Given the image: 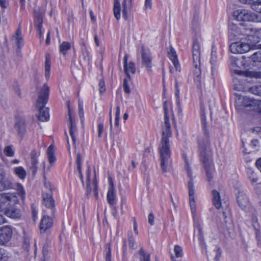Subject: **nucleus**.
<instances>
[{
    "mask_svg": "<svg viewBox=\"0 0 261 261\" xmlns=\"http://www.w3.org/2000/svg\"><path fill=\"white\" fill-rule=\"evenodd\" d=\"M168 105L164 102V124L162 129V135L159 150L160 154L161 166L163 172L169 171L171 169V149L170 138L172 137L171 126L168 116Z\"/></svg>",
    "mask_w": 261,
    "mask_h": 261,
    "instance_id": "f257e3e1",
    "label": "nucleus"
},
{
    "mask_svg": "<svg viewBox=\"0 0 261 261\" xmlns=\"http://www.w3.org/2000/svg\"><path fill=\"white\" fill-rule=\"evenodd\" d=\"M243 36L240 29L236 25L230 24L228 31L229 49H254V46L256 43L255 37L248 35L246 37H243Z\"/></svg>",
    "mask_w": 261,
    "mask_h": 261,
    "instance_id": "f03ea898",
    "label": "nucleus"
},
{
    "mask_svg": "<svg viewBox=\"0 0 261 261\" xmlns=\"http://www.w3.org/2000/svg\"><path fill=\"white\" fill-rule=\"evenodd\" d=\"M182 157L184 160L185 169L187 171L188 176L190 178L188 182V189H189V202L191 210V213L194 221L195 226L198 229L199 231V239L201 243H203V237L202 233V227L200 226L199 219L197 216L196 214V204L195 200L194 197V189L193 178L192 177V172L190 167V161L188 158L186 154H184Z\"/></svg>",
    "mask_w": 261,
    "mask_h": 261,
    "instance_id": "7ed1b4c3",
    "label": "nucleus"
},
{
    "mask_svg": "<svg viewBox=\"0 0 261 261\" xmlns=\"http://www.w3.org/2000/svg\"><path fill=\"white\" fill-rule=\"evenodd\" d=\"M205 110L202 106L201 107L200 116L202 126L204 133L200 136L198 139V146L200 148L201 153L205 155L207 159L209 156L210 150L209 146L210 144L208 129L206 122Z\"/></svg>",
    "mask_w": 261,
    "mask_h": 261,
    "instance_id": "20e7f679",
    "label": "nucleus"
},
{
    "mask_svg": "<svg viewBox=\"0 0 261 261\" xmlns=\"http://www.w3.org/2000/svg\"><path fill=\"white\" fill-rule=\"evenodd\" d=\"M49 89L48 86L44 85L42 87L37 101V106L39 108L38 119L41 121H46L49 119L48 109L45 107L49 96Z\"/></svg>",
    "mask_w": 261,
    "mask_h": 261,
    "instance_id": "39448f33",
    "label": "nucleus"
},
{
    "mask_svg": "<svg viewBox=\"0 0 261 261\" xmlns=\"http://www.w3.org/2000/svg\"><path fill=\"white\" fill-rule=\"evenodd\" d=\"M198 148L201 158V160L203 163L205 168L207 180L209 182H210L213 179V171L214 169V166L212 164L211 144H210L209 146L210 153L209 156L208 158H207V159H206L205 157L204 154H201V151L199 146Z\"/></svg>",
    "mask_w": 261,
    "mask_h": 261,
    "instance_id": "423d86ee",
    "label": "nucleus"
},
{
    "mask_svg": "<svg viewBox=\"0 0 261 261\" xmlns=\"http://www.w3.org/2000/svg\"><path fill=\"white\" fill-rule=\"evenodd\" d=\"M199 50H194L193 58L195 69L194 70V81L197 87L201 86V69L200 68Z\"/></svg>",
    "mask_w": 261,
    "mask_h": 261,
    "instance_id": "0eeeda50",
    "label": "nucleus"
},
{
    "mask_svg": "<svg viewBox=\"0 0 261 261\" xmlns=\"http://www.w3.org/2000/svg\"><path fill=\"white\" fill-rule=\"evenodd\" d=\"M86 192L87 195H90L92 191L95 197L97 199L98 197V191L97 188V181L95 176L92 179L91 178V172L90 168L88 167L86 171Z\"/></svg>",
    "mask_w": 261,
    "mask_h": 261,
    "instance_id": "6e6552de",
    "label": "nucleus"
},
{
    "mask_svg": "<svg viewBox=\"0 0 261 261\" xmlns=\"http://www.w3.org/2000/svg\"><path fill=\"white\" fill-rule=\"evenodd\" d=\"M168 56L172 62L173 66H170V72L172 74L180 72V65L178 60L177 55L175 50H170L168 52Z\"/></svg>",
    "mask_w": 261,
    "mask_h": 261,
    "instance_id": "1a4fd4ad",
    "label": "nucleus"
},
{
    "mask_svg": "<svg viewBox=\"0 0 261 261\" xmlns=\"http://www.w3.org/2000/svg\"><path fill=\"white\" fill-rule=\"evenodd\" d=\"M13 234L11 227L5 226L0 228V245H4L10 240Z\"/></svg>",
    "mask_w": 261,
    "mask_h": 261,
    "instance_id": "9d476101",
    "label": "nucleus"
},
{
    "mask_svg": "<svg viewBox=\"0 0 261 261\" xmlns=\"http://www.w3.org/2000/svg\"><path fill=\"white\" fill-rule=\"evenodd\" d=\"M242 105L244 107H249L252 110L260 109L259 111L261 112V101L250 99L247 97H243L241 101Z\"/></svg>",
    "mask_w": 261,
    "mask_h": 261,
    "instance_id": "9b49d317",
    "label": "nucleus"
},
{
    "mask_svg": "<svg viewBox=\"0 0 261 261\" xmlns=\"http://www.w3.org/2000/svg\"><path fill=\"white\" fill-rule=\"evenodd\" d=\"M43 203L45 206L50 209L53 214L55 212L54 200L52 194L47 193L45 191L42 193Z\"/></svg>",
    "mask_w": 261,
    "mask_h": 261,
    "instance_id": "f8f14e48",
    "label": "nucleus"
},
{
    "mask_svg": "<svg viewBox=\"0 0 261 261\" xmlns=\"http://www.w3.org/2000/svg\"><path fill=\"white\" fill-rule=\"evenodd\" d=\"M53 224V220L47 215H44L40 224V230L41 233L44 232L51 227Z\"/></svg>",
    "mask_w": 261,
    "mask_h": 261,
    "instance_id": "ddd939ff",
    "label": "nucleus"
},
{
    "mask_svg": "<svg viewBox=\"0 0 261 261\" xmlns=\"http://www.w3.org/2000/svg\"><path fill=\"white\" fill-rule=\"evenodd\" d=\"M142 61L143 65L146 67V69L150 71L152 66V58L149 51L144 50L142 51Z\"/></svg>",
    "mask_w": 261,
    "mask_h": 261,
    "instance_id": "4468645a",
    "label": "nucleus"
},
{
    "mask_svg": "<svg viewBox=\"0 0 261 261\" xmlns=\"http://www.w3.org/2000/svg\"><path fill=\"white\" fill-rule=\"evenodd\" d=\"M127 55H125L124 57V69L127 76L129 78L130 74H134L135 73L136 67L133 62H130L128 64L127 63Z\"/></svg>",
    "mask_w": 261,
    "mask_h": 261,
    "instance_id": "2eb2a0df",
    "label": "nucleus"
},
{
    "mask_svg": "<svg viewBox=\"0 0 261 261\" xmlns=\"http://www.w3.org/2000/svg\"><path fill=\"white\" fill-rule=\"evenodd\" d=\"M69 119L70 121L69 133L73 144H75L76 138V128L71 117V110L68 108Z\"/></svg>",
    "mask_w": 261,
    "mask_h": 261,
    "instance_id": "dca6fc26",
    "label": "nucleus"
},
{
    "mask_svg": "<svg viewBox=\"0 0 261 261\" xmlns=\"http://www.w3.org/2000/svg\"><path fill=\"white\" fill-rule=\"evenodd\" d=\"M238 203L239 206L245 211L250 207V203L247 196L243 193H240L238 197Z\"/></svg>",
    "mask_w": 261,
    "mask_h": 261,
    "instance_id": "f3484780",
    "label": "nucleus"
},
{
    "mask_svg": "<svg viewBox=\"0 0 261 261\" xmlns=\"http://www.w3.org/2000/svg\"><path fill=\"white\" fill-rule=\"evenodd\" d=\"M2 198L4 202L7 203L10 205H15L18 201V198L15 195L10 193L2 194Z\"/></svg>",
    "mask_w": 261,
    "mask_h": 261,
    "instance_id": "a211bd4d",
    "label": "nucleus"
},
{
    "mask_svg": "<svg viewBox=\"0 0 261 261\" xmlns=\"http://www.w3.org/2000/svg\"><path fill=\"white\" fill-rule=\"evenodd\" d=\"M107 200L111 205H113L115 203L116 194L113 183L112 180H110V187L107 193Z\"/></svg>",
    "mask_w": 261,
    "mask_h": 261,
    "instance_id": "6ab92c4d",
    "label": "nucleus"
},
{
    "mask_svg": "<svg viewBox=\"0 0 261 261\" xmlns=\"http://www.w3.org/2000/svg\"><path fill=\"white\" fill-rule=\"evenodd\" d=\"M35 17V25L37 29L40 38L41 39L42 37L43 32H42L43 18L42 14L41 13H35L34 15Z\"/></svg>",
    "mask_w": 261,
    "mask_h": 261,
    "instance_id": "aec40b11",
    "label": "nucleus"
},
{
    "mask_svg": "<svg viewBox=\"0 0 261 261\" xmlns=\"http://www.w3.org/2000/svg\"><path fill=\"white\" fill-rule=\"evenodd\" d=\"M12 41L16 44L17 48L23 47V40L20 28H18L15 35L13 36Z\"/></svg>",
    "mask_w": 261,
    "mask_h": 261,
    "instance_id": "412c9836",
    "label": "nucleus"
},
{
    "mask_svg": "<svg viewBox=\"0 0 261 261\" xmlns=\"http://www.w3.org/2000/svg\"><path fill=\"white\" fill-rule=\"evenodd\" d=\"M14 128L19 137L22 138L25 133V124L24 121L22 120L17 121L15 124Z\"/></svg>",
    "mask_w": 261,
    "mask_h": 261,
    "instance_id": "4be33fe9",
    "label": "nucleus"
},
{
    "mask_svg": "<svg viewBox=\"0 0 261 261\" xmlns=\"http://www.w3.org/2000/svg\"><path fill=\"white\" fill-rule=\"evenodd\" d=\"M31 162H30V163L29 164V167H30V169L31 170L32 173L33 174H35V173L37 171V163H38V161H37V151L35 150H33L31 152Z\"/></svg>",
    "mask_w": 261,
    "mask_h": 261,
    "instance_id": "5701e85b",
    "label": "nucleus"
},
{
    "mask_svg": "<svg viewBox=\"0 0 261 261\" xmlns=\"http://www.w3.org/2000/svg\"><path fill=\"white\" fill-rule=\"evenodd\" d=\"M213 203L217 209H220L221 206V197L220 193L216 190L212 191Z\"/></svg>",
    "mask_w": 261,
    "mask_h": 261,
    "instance_id": "b1692460",
    "label": "nucleus"
},
{
    "mask_svg": "<svg viewBox=\"0 0 261 261\" xmlns=\"http://www.w3.org/2000/svg\"><path fill=\"white\" fill-rule=\"evenodd\" d=\"M4 214L7 216L17 219L20 217V211L17 209L9 208L4 211Z\"/></svg>",
    "mask_w": 261,
    "mask_h": 261,
    "instance_id": "393cba45",
    "label": "nucleus"
},
{
    "mask_svg": "<svg viewBox=\"0 0 261 261\" xmlns=\"http://www.w3.org/2000/svg\"><path fill=\"white\" fill-rule=\"evenodd\" d=\"M121 7L118 0H114L113 13L117 20H119L121 17Z\"/></svg>",
    "mask_w": 261,
    "mask_h": 261,
    "instance_id": "a878e982",
    "label": "nucleus"
},
{
    "mask_svg": "<svg viewBox=\"0 0 261 261\" xmlns=\"http://www.w3.org/2000/svg\"><path fill=\"white\" fill-rule=\"evenodd\" d=\"M50 56L49 54L46 55L45 62V76L46 79H48L50 76Z\"/></svg>",
    "mask_w": 261,
    "mask_h": 261,
    "instance_id": "bb28decb",
    "label": "nucleus"
},
{
    "mask_svg": "<svg viewBox=\"0 0 261 261\" xmlns=\"http://www.w3.org/2000/svg\"><path fill=\"white\" fill-rule=\"evenodd\" d=\"M132 0H129V5L127 4V0H123L122 2V16L125 20L127 19L128 11L130 9Z\"/></svg>",
    "mask_w": 261,
    "mask_h": 261,
    "instance_id": "cd10ccee",
    "label": "nucleus"
},
{
    "mask_svg": "<svg viewBox=\"0 0 261 261\" xmlns=\"http://www.w3.org/2000/svg\"><path fill=\"white\" fill-rule=\"evenodd\" d=\"M81 162H82V156L80 153H77L76 154V163L77 165V169L79 174L80 178L83 184V176L82 174L81 170Z\"/></svg>",
    "mask_w": 261,
    "mask_h": 261,
    "instance_id": "c85d7f7f",
    "label": "nucleus"
},
{
    "mask_svg": "<svg viewBox=\"0 0 261 261\" xmlns=\"http://www.w3.org/2000/svg\"><path fill=\"white\" fill-rule=\"evenodd\" d=\"M15 174L21 179H24L26 176V172L22 167H18L15 168Z\"/></svg>",
    "mask_w": 261,
    "mask_h": 261,
    "instance_id": "c756f323",
    "label": "nucleus"
},
{
    "mask_svg": "<svg viewBox=\"0 0 261 261\" xmlns=\"http://www.w3.org/2000/svg\"><path fill=\"white\" fill-rule=\"evenodd\" d=\"M249 90L250 93L261 96V85L253 86Z\"/></svg>",
    "mask_w": 261,
    "mask_h": 261,
    "instance_id": "7c9ffc66",
    "label": "nucleus"
},
{
    "mask_svg": "<svg viewBox=\"0 0 261 261\" xmlns=\"http://www.w3.org/2000/svg\"><path fill=\"white\" fill-rule=\"evenodd\" d=\"M44 190L47 193H51L52 194V191L53 190V187H52L50 182L49 181H47L45 178V181L44 183Z\"/></svg>",
    "mask_w": 261,
    "mask_h": 261,
    "instance_id": "2f4dec72",
    "label": "nucleus"
},
{
    "mask_svg": "<svg viewBox=\"0 0 261 261\" xmlns=\"http://www.w3.org/2000/svg\"><path fill=\"white\" fill-rule=\"evenodd\" d=\"M217 52L216 50H213L211 53V63L213 65L212 67V72L213 73L214 69V64L216 63L217 60Z\"/></svg>",
    "mask_w": 261,
    "mask_h": 261,
    "instance_id": "473e14b6",
    "label": "nucleus"
},
{
    "mask_svg": "<svg viewBox=\"0 0 261 261\" xmlns=\"http://www.w3.org/2000/svg\"><path fill=\"white\" fill-rule=\"evenodd\" d=\"M174 251L176 257H181L183 255L182 249L181 247L178 245H175Z\"/></svg>",
    "mask_w": 261,
    "mask_h": 261,
    "instance_id": "72a5a7b5",
    "label": "nucleus"
},
{
    "mask_svg": "<svg viewBox=\"0 0 261 261\" xmlns=\"http://www.w3.org/2000/svg\"><path fill=\"white\" fill-rule=\"evenodd\" d=\"M5 154L8 156H13L14 154V151L13 149L12 146H7L4 149Z\"/></svg>",
    "mask_w": 261,
    "mask_h": 261,
    "instance_id": "f704fd0d",
    "label": "nucleus"
},
{
    "mask_svg": "<svg viewBox=\"0 0 261 261\" xmlns=\"http://www.w3.org/2000/svg\"><path fill=\"white\" fill-rule=\"evenodd\" d=\"M251 60L253 62H261V51H258L253 54L251 56Z\"/></svg>",
    "mask_w": 261,
    "mask_h": 261,
    "instance_id": "c9c22d12",
    "label": "nucleus"
},
{
    "mask_svg": "<svg viewBox=\"0 0 261 261\" xmlns=\"http://www.w3.org/2000/svg\"><path fill=\"white\" fill-rule=\"evenodd\" d=\"M99 92L100 93L102 94L103 93L105 90H106V88H105V82L103 80H100V81H99Z\"/></svg>",
    "mask_w": 261,
    "mask_h": 261,
    "instance_id": "e433bc0d",
    "label": "nucleus"
},
{
    "mask_svg": "<svg viewBox=\"0 0 261 261\" xmlns=\"http://www.w3.org/2000/svg\"><path fill=\"white\" fill-rule=\"evenodd\" d=\"M73 45L71 43L68 42H63L60 45V49H70L71 47H73Z\"/></svg>",
    "mask_w": 261,
    "mask_h": 261,
    "instance_id": "4c0bfd02",
    "label": "nucleus"
},
{
    "mask_svg": "<svg viewBox=\"0 0 261 261\" xmlns=\"http://www.w3.org/2000/svg\"><path fill=\"white\" fill-rule=\"evenodd\" d=\"M103 130L104 126L103 123H99L98 125V136L99 138H101L102 137V135L103 133Z\"/></svg>",
    "mask_w": 261,
    "mask_h": 261,
    "instance_id": "58836bf2",
    "label": "nucleus"
},
{
    "mask_svg": "<svg viewBox=\"0 0 261 261\" xmlns=\"http://www.w3.org/2000/svg\"><path fill=\"white\" fill-rule=\"evenodd\" d=\"M128 241H129V246L131 249H134V246L135 244V240L132 237V232H129L128 234Z\"/></svg>",
    "mask_w": 261,
    "mask_h": 261,
    "instance_id": "ea45409f",
    "label": "nucleus"
},
{
    "mask_svg": "<svg viewBox=\"0 0 261 261\" xmlns=\"http://www.w3.org/2000/svg\"><path fill=\"white\" fill-rule=\"evenodd\" d=\"M123 87L124 89V91L126 93H129L130 92V89L129 88V86L127 84V81L126 79H124L123 81Z\"/></svg>",
    "mask_w": 261,
    "mask_h": 261,
    "instance_id": "a19ab883",
    "label": "nucleus"
},
{
    "mask_svg": "<svg viewBox=\"0 0 261 261\" xmlns=\"http://www.w3.org/2000/svg\"><path fill=\"white\" fill-rule=\"evenodd\" d=\"M253 9L256 12L261 13V2L254 4L253 5Z\"/></svg>",
    "mask_w": 261,
    "mask_h": 261,
    "instance_id": "79ce46f5",
    "label": "nucleus"
},
{
    "mask_svg": "<svg viewBox=\"0 0 261 261\" xmlns=\"http://www.w3.org/2000/svg\"><path fill=\"white\" fill-rule=\"evenodd\" d=\"M108 251L106 253L105 259L106 261H111V246L110 244H108Z\"/></svg>",
    "mask_w": 261,
    "mask_h": 261,
    "instance_id": "37998d69",
    "label": "nucleus"
},
{
    "mask_svg": "<svg viewBox=\"0 0 261 261\" xmlns=\"http://www.w3.org/2000/svg\"><path fill=\"white\" fill-rule=\"evenodd\" d=\"M154 217L152 213H150L148 217V223L151 225H154Z\"/></svg>",
    "mask_w": 261,
    "mask_h": 261,
    "instance_id": "c03bdc74",
    "label": "nucleus"
},
{
    "mask_svg": "<svg viewBox=\"0 0 261 261\" xmlns=\"http://www.w3.org/2000/svg\"><path fill=\"white\" fill-rule=\"evenodd\" d=\"M144 6L146 9H151L152 7V0H145Z\"/></svg>",
    "mask_w": 261,
    "mask_h": 261,
    "instance_id": "a18cd8bd",
    "label": "nucleus"
},
{
    "mask_svg": "<svg viewBox=\"0 0 261 261\" xmlns=\"http://www.w3.org/2000/svg\"><path fill=\"white\" fill-rule=\"evenodd\" d=\"M235 63H232L231 64V69L232 70H233L234 71V72L237 74H239V75H241L243 74V72L241 70H238V69H235Z\"/></svg>",
    "mask_w": 261,
    "mask_h": 261,
    "instance_id": "49530a36",
    "label": "nucleus"
},
{
    "mask_svg": "<svg viewBox=\"0 0 261 261\" xmlns=\"http://www.w3.org/2000/svg\"><path fill=\"white\" fill-rule=\"evenodd\" d=\"M4 187L6 189H11L13 188L12 184L8 180H5L4 182Z\"/></svg>",
    "mask_w": 261,
    "mask_h": 261,
    "instance_id": "de8ad7c7",
    "label": "nucleus"
},
{
    "mask_svg": "<svg viewBox=\"0 0 261 261\" xmlns=\"http://www.w3.org/2000/svg\"><path fill=\"white\" fill-rule=\"evenodd\" d=\"M200 47V42L198 40L195 39L193 41V49H199Z\"/></svg>",
    "mask_w": 261,
    "mask_h": 261,
    "instance_id": "09e8293b",
    "label": "nucleus"
},
{
    "mask_svg": "<svg viewBox=\"0 0 261 261\" xmlns=\"http://www.w3.org/2000/svg\"><path fill=\"white\" fill-rule=\"evenodd\" d=\"M54 153H55V152H54V146L52 145H50L47 150V156L55 155Z\"/></svg>",
    "mask_w": 261,
    "mask_h": 261,
    "instance_id": "8fccbe9b",
    "label": "nucleus"
},
{
    "mask_svg": "<svg viewBox=\"0 0 261 261\" xmlns=\"http://www.w3.org/2000/svg\"><path fill=\"white\" fill-rule=\"evenodd\" d=\"M247 16L245 15V14H243L242 12L240 13L239 15L237 17V19L238 20H245L246 19H249L247 18Z\"/></svg>",
    "mask_w": 261,
    "mask_h": 261,
    "instance_id": "3c124183",
    "label": "nucleus"
},
{
    "mask_svg": "<svg viewBox=\"0 0 261 261\" xmlns=\"http://www.w3.org/2000/svg\"><path fill=\"white\" fill-rule=\"evenodd\" d=\"M4 211H0V225L6 222L5 218L3 216Z\"/></svg>",
    "mask_w": 261,
    "mask_h": 261,
    "instance_id": "603ef678",
    "label": "nucleus"
},
{
    "mask_svg": "<svg viewBox=\"0 0 261 261\" xmlns=\"http://www.w3.org/2000/svg\"><path fill=\"white\" fill-rule=\"evenodd\" d=\"M14 91L15 93L19 97H21V90L20 88L18 86H16L14 87Z\"/></svg>",
    "mask_w": 261,
    "mask_h": 261,
    "instance_id": "864d4df0",
    "label": "nucleus"
},
{
    "mask_svg": "<svg viewBox=\"0 0 261 261\" xmlns=\"http://www.w3.org/2000/svg\"><path fill=\"white\" fill-rule=\"evenodd\" d=\"M7 6V0H0V6L2 9H5Z\"/></svg>",
    "mask_w": 261,
    "mask_h": 261,
    "instance_id": "5fc2aeb1",
    "label": "nucleus"
},
{
    "mask_svg": "<svg viewBox=\"0 0 261 261\" xmlns=\"http://www.w3.org/2000/svg\"><path fill=\"white\" fill-rule=\"evenodd\" d=\"M48 161L50 164L54 163L56 161V158L55 155H48Z\"/></svg>",
    "mask_w": 261,
    "mask_h": 261,
    "instance_id": "6e6d98bb",
    "label": "nucleus"
},
{
    "mask_svg": "<svg viewBox=\"0 0 261 261\" xmlns=\"http://www.w3.org/2000/svg\"><path fill=\"white\" fill-rule=\"evenodd\" d=\"M256 165L258 169L261 172V158L256 161Z\"/></svg>",
    "mask_w": 261,
    "mask_h": 261,
    "instance_id": "4d7b16f0",
    "label": "nucleus"
},
{
    "mask_svg": "<svg viewBox=\"0 0 261 261\" xmlns=\"http://www.w3.org/2000/svg\"><path fill=\"white\" fill-rule=\"evenodd\" d=\"M244 51V50H231V53L234 54H242L245 53Z\"/></svg>",
    "mask_w": 261,
    "mask_h": 261,
    "instance_id": "13d9d810",
    "label": "nucleus"
},
{
    "mask_svg": "<svg viewBox=\"0 0 261 261\" xmlns=\"http://www.w3.org/2000/svg\"><path fill=\"white\" fill-rule=\"evenodd\" d=\"M120 108L119 106H117L116 107V112L115 114V117H119L120 118Z\"/></svg>",
    "mask_w": 261,
    "mask_h": 261,
    "instance_id": "bf43d9fd",
    "label": "nucleus"
},
{
    "mask_svg": "<svg viewBox=\"0 0 261 261\" xmlns=\"http://www.w3.org/2000/svg\"><path fill=\"white\" fill-rule=\"evenodd\" d=\"M17 188L18 190L19 191V192L22 194H23L24 193V191L23 190V188L21 185L20 184H17Z\"/></svg>",
    "mask_w": 261,
    "mask_h": 261,
    "instance_id": "052dcab7",
    "label": "nucleus"
},
{
    "mask_svg": "<svg viewBox=\"0 0 261 261\" xmlns=\"http://www.w3.org/2000/svg\"><path fill=\"white\" fill-rule=\"evenodd\" d=\"M49 34H50V32L48 31V33H47V37H46V40H45V43L47 45H48L50 44V37H49Z\"/></svg>",
    "mask_w": 261,
    "mask_h": 261,
    "instance_id": "680f3d73",
    "label": "nucleus"
},
{
    "mask_svg": "<svg viewBox=\"0 0 261 261\" xmlns=\"http://www.w3.org/2000/svg\"><path fill=\"white\" fill-rule=\"evenodd\" d=\"M134 230L135 234L137 235L138 234V231L137 229V225L136 222H134Z\"/></svg>",
    "mask_w": 261,
    "mask_h": 261,
    "instance_id": "e2e57ef3",
    "label": "nucleus"
},
{
    "mask_svg": "<svg viewBox=\"0 0 261 261\" xmlns=\"http://www.w3.org/2000/svg\"><path fill=\"white\" fill-rule=\"evenodd\" d=\"M4 251V249L0 248V259L5 257Z\"/></svg>",
    "mask_w": 261,
    "mask_h": 261,
    "instance_id": "0e129e2a",
    "label": "nucleus"
},
{
    "mask_svg": "<svg viewBox=\"0 0 261 261\" xmlns=\"http://www.w3.org/2000/svg\"><path fill=\"white\" fill-rule=\"evenodd\" d=\"M140 254L143 256V258L142 259H144V256L145 255V256H149L150 257V255L149 254H146L144 252V251L143 249H141L140 250Z\"/></svg>",
    "mask_w": 261,
    "mask_h": 261,
    "instance_id": "69168bd1",
    "label": "nucleus"
},
{
    "mask_svg": "<svg viewBox=\"0 0 261 261\" xmlns=\"http://www.w3.org/2000/svg\"><path fill=\"white\" fill-rule=\"evenodd\" d=\"M90 17H91V19L92 21H95L96 18L94 17V16L93 15V12L92 10H90Z\"/></svg>",
    "mask_w": 261,
    "mask_h": 261,
    "instance_id": "338daca9",
    "label": "nucleus"
},
{
    "mask_svg": "<svg viewBox=\"0 0 261 261\" xmlns=\"http://www.w3.org/2000/svg\"><path fill=\"white\" fill-rule=\"evenodd\" d=\"M140 261H150L149 256H144V259H141Z\"/></svg>",
    "mask_w": 261,
    "mask_h": 261,
    "instance_id": "774afa93",
    "label": "nucleus"
}]
</instances>
